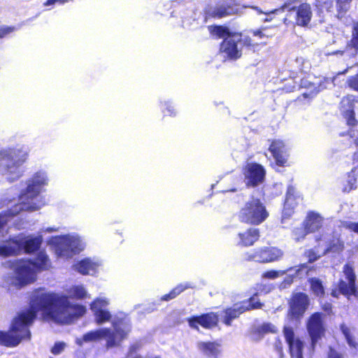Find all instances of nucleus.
<instances>
[{
  "label": "nucleus",
  "mask_w": 358,
  "mask_h": 358,
  "mask_svg": "<svg viewBox=\"0 0 358 358\" xmlns=\"http://www.w3.org/2000/svg\"><path fill=\"white\" fill-rule=\"evenodd\" d=\"M324 80L327 81V82L330 81V80L329 78H325Z\"/></svg>",
  "instance_id": "58"
},
{
  "label": "nucleus",
  "mask_w": 358,
  "mask_h": 358,
  "mask_svg": "<svg viewBox=\"0 0 358 358\" xmlns=\"http://www.w3.org/2000/svg\"><path fill=\"white\" fill-rule=\"evenodd\" d=\"M349 45L358 49V22L355 24L354 30L352 32V38L350 42Z\"/></svg>",
  "instance_id": "40"
},
{
  "label": "nucleus",
  "mask_w": 358,
  "mask_h": 358,
  "mask_svg": "<svg viewBox=\"0 0 358 358\" xmlns=\"http://www.w3.org/2000/svg\"><path fill=\"white\" fill-rule=\"evenodd\" d=\"M210 32L211 34L217 36L218 37H227L228 36H231L228 29L226 27H209Z\"/></svg>",
  "instance_id": "35"
},
{
  "label": "nucleus",
  "mask_w": 358,
  "mask_h": 358,
  "mask_svg": "<svg viewBox=\"0 0 358 358\" xmlns=\"http://www.w3.org/2000/svg\"><path fill=\"white\" fill-rule=\"evenodd\" d=\"M243 43L245 45H248V46L253 45V44L252 43V40L249 37H245L243 39Z\"/></svg>",
  "instance_id": "51"
},
{
  "label": "nucleus",
  "mask_w": 358,
  "mask_h": 358,
  "mask_svg": "<svg viewBox=\"0 0 358 358\" xmlns=\"http://www.w3.org/2000/svg\"><path fill=\"white\" fill-rule=\"evenodd\" d=\"M49 243L55 247L57 255L69 258L73 253L78 252L85 248V243L77 235H66L52 237Z\"/></svg>",
  "instance_id": "6"
},
{
  "label": "nucleus",
  "mask_w": 358,
  "mask_h": 358,
  "mask_svg": "<svg viewBox=\"0 0 358 358\" xmlns=\"http://www.w3.org/2000/svg\"><path fill=\"white\" fill-rule=\"evenodd\" d=\"M329 358H342V356L333 349L329 350Z\"/></svg>",
  "instance_id": "48"
},
{
  "label": "nucleus",
  "mask_w": 358,
  "mask_h": 358,
  "mask_svg": "<svg viewBox=\"0 0 358 358\" xmlns=\"http://www.w3.org/2000/svg\"><path fill=\"white\" fill-rule=\"evenodd\" d=\"M322 220L318 213L311 212L308 214L304 224L310 233L314 232L322 227Z\"/></svg>",
  "instance_id": "24"
},
{
  "label": "nucleus",
  "mask_w": 358,
  "mask_h": 358,
  "mask_svg": "<svg viewBox=\"0 0 358 358\" xmlns=\"http://www.w3.org/2000/svg\"><path fill=\"white\" fill-rule=\"evenodd\" d=\"M331 295L334 297H338V294H337V291L336 290H333L331 292Z\"/></svg>",
  "instance_id": "53"
},
{
  "label": "nucleus",
  "mask_w": 358,
  "mask_h": 358,
  "mask_svg": "<svg viewBox=\"0 0 358 358\" xmlns=\"http://www.w3.org/2000/svg\"><path fill=\"white\" fill-rule=\"evenodd\" d=\"M341 227L354 231L358 234V222L343 221L341 222Z\"/></svg>",
  "instance_id": "39"
},
{
  "label": "nucleus",
  "mask_w": 358,
  "mask_h": 358,
  "mask_svg": "<svg viewBox=\"0 0 358 358\" xmlns=\"http://www.w3.org/2000/svg\"><path fill=\"white\" fill-rule=\"evenodd\" d=\"M308 233L310 232L308 231V229H306L305 224L304 226L295 228L293 231V235L296 241H300L303 239Z\"/></svg>",
  "instance_id": "36"
},
{
  "label": "nucleus",
  "mask_w": 358,
  "mask_h": 358,
  "mask_svg": "<svg viewBox=\"0 0 358 358\" xmlns=\"http://www.w3.org/2000/svg\"><path fill=\"white\" fill-rule=\"evenodd\" d=\"M14 27H0V38H3L7 34L13 32L14 31Z\"/></svg>",
  "instance_id": "46"
},
{
  "label": "nucleus",
  "mask_w": 358,
  "mask_h": 358,
  "mask_svg": "<svg viewBox=\"0 0 358 358\" xmlns=\"http://www.w3.org/2000/svg\"><path fill=\"white\" fill-rule=\"evenodd\" d=\"M187 286H183L182 285L177 286L171 292L168 294H165L162 296V299L164 301H169L175 298L177 295H178L180 292L185 290Z\"/></svg>",
  "instance_id": "37"
},
{
  "label": "nucleus",
  "mask_w": 358,
  "mask_h": 358,
  "mask_svg": "<svg viewBox=\"0 0 358 358\" xmlns=\"http://www.w3.org/2000/svg\"><path fill=\"white\" fill-rule=\"evenodd\" d=\"M28 156L24 148L14 150H3L0 152V166H4L7 178L14 180L21 175L20 166L25 162Z\"/></svg>",
  "instance_id": "5"
},
{
  "label": "nucleus",
  "mask_w": 358,
  "mask_h": 358,
  "mask_svg": "<svg viewBox=\"0 0 358 358\" xmlns=\"http://www.w3.org/2000/svg\"><path fill=\"white\" fill-rule=\"evenodd\" d=\"M343 54V51H336V52H334L332 53H326V55H342Z\"/></svg>",
  "instance_id": "52"
},
{
  "label": "nucleus",
  "mask_w": 358,
  "mask_h": 358,
  "mask_svg": "<svg viewBox=\"0 0 358 358\" xmlns=\"http://www.w3.org/2000/svg\"><path fill=\"white\" fill-rule=\"evenodd\" d=\"M304 271V273L306 275H308V270H307V266L305 264H301L300 266H299L297 268H295V274L296 275L299 276L301 275V273Z\"/></svg>",
  "instance_id": "47"
},
{
  "label": "nucleus",
  "mask_w": 358,
  "mask_h": 358,
  "mask_svg": "<svg viewBox=\"0 0 358 358\" xmlns=\"http://www.w3.org/2000/svg\"><path fill=\"white\" fill-rule=\"evenodd\" d=\"M310 290L314 295L321 298L324 295V288L322 281L316 278H313L309 280Z\"/></svg>",
  "instance_id": "29"
},
{
  "label": "nucleus",
  "mask_w": 358,
  "mask_h": 358,
  "mask_svg": "<svg viewBox=\"0 0 358 358\" xmlns=\"http://www.w3.org/2000/svg\"><path fill=\"white\" fill-rule=\"evenodd\" d=\"M353 102V95H348L344 96L341 101V110L346 119L348 124L350 126L355 125L357 122L355 117Z\"/></svg>",
  "instance_id": "19"
},
{
  "label": "nucleus",
  "mask_w": 358,
  "mask_h": 358,
  "mask_svg": "<svg viewBox=\"0 0 358 358\" xmlns=\"http://www.w3.org/2000/svg\"><path fill=\"white\" fill-rule=\"evenodd\" d=\"M283 334L289 345L291 358H304V343L295 336L293 329L285 326L283 329Z\"/></svg>",
  "instance_id": "14"
},
{
  "label": "nucleus",
  "mask_w": 358,
  "mask_h": 358,
  "mask_svg": "<svg viewBox=\"0 0 358 358\" xmlns=\"http://www.w3.org/2000/svg\"><path fill=\"white\" fill-rule=\"evenodd\" d=\"M101 266L98 260L85 258L78 262L74 266L75 269L83 275H94Z\"/></svg>",
  "instance_id": "21"
},
{
  "label": "nucleus",
  "mask_w": 358,
  "mask_h": 358,
  "mask_svg": "<svg viewBox=\"0 0 358 358\" xmlns=\"http://www.w3.org/2000/svg\"><path fill=\"white\" fill-rule=\"evenodd\" d=\"M354 102H358V96H354Z\"/></svg>",
  "instance_id": "56"
},
{
  "label": "nucleus",
  "mask_w": 358,
  "mask_h": 358,
  "mask_svg": "<svg viewBox=\"0 0 358 358\" xmlns=\"http://www.w3.org/2000/svg\"><path fill=\"white\" fill-rule=\"evenodd\" d=\"M269 150L278 165H285L287 160L288 153L287 148L282 141L280 140L273 141L269 147Z\"/></svg>",
  "instance_id": "18"
},
{
  "label": "nucleus",
  "mask_w": 358,
  "mask_h": 358,
  "mask_svg": "<svg viewBox=\"0 0 358 358\" xmlns=\"http://www.w3.org/2000/svg\"><path fill=\"white\" fill-rule=\"evenodd\" d=\"M356 182L357 177L355 174V171L352 170V173L348 176V178L343 184V191L345 192H349L352 189H355Z\"/></svg>",
  "instance_id": "33"
},
{
  "label": "nucleus",
  "mask_w": 358,
  "mask_h": 358,
  "mask_svg": "<svg viewBox=\"0 0 358 358\" xmlns=\"http://www.w3.org/2000/svg\"><path fill=\"white\" fill-rule=\"evenodd\" d=\"M234 10L231 7H225L224 6H217L215 8L213 15L215 17L221 18L234 13Z\"/></svg>",
  "instance_id": "34"
},
{
  "label": "nucleus",
  "mask_w": 358,
  "mask_h": 358,
  "mask_svg": "<svg viewBox=\"0 0 358 358\" xmlns=\"http://www.w3.org/2000/svg\"><path fill=\"white\" fill-rule=\"evenodd\" d=\"M41 243V236L18 238L0 247V256L7 257L20 253L23 249L27 252L36 250Z\"/></svg>",
  "instance_id": "8"
},
{
  "label": "nucleus",
  "mask_w": 358,
  "mask_h": 358,
  "mask_svg": "<svg viewBox=\"0 0 358 358\" xmlns=\"http://www.w3.org/2000/svg\"><path fill=\"white\" fill-rule=\"evenodd\" d=\"M168 110H169V112H170V115H171L173 114V113L171 112V109L168 108Z\"/></svg>",
  "instance_id": "57"
},
{
  "label": "nucleus",
  "mask_w": 358,
  "mask_h": 358,
  "mask_svg": "<svg viewBox=\"0 0 358 358\" xmlns=\"http://www.w3.org/2000/svg\"><path fill=\"white\" fill-rule=\"evenodd\" d=\"M340 329L349 346L356 348L358 345V342L354 335V329L345 324H341Z\"/></svg>",
  "instance_id": "26"
},
{
  "label": "nucleus",
  "mask_w": 358,
  "mask_h": 358,
  "mask_svg": "<svg viewBox=\"0 0 358 358\" xmlns=\"http://www.w3.org/2000/svg\"><path fill=\"white\" fill-rule=\"evenodd\" d=\"M348 85L352 90L358 92V74L350 76L347 80Z\"/></svg>",
  "instance_id": "41"
},
{
  "label": "nucleus",
  "mask_w": 358,
  "mask_h": 358,
  "mask_svg": "<svg viewBox=\"0 0 358 358\" xmlns=\"http://www.w3.org/2000/svg\"><path fill=\"white\" fill-rule=\"evenodd\" d=\"M339 292L343 295L356 294V287L355 282H349L347 284L345 281L341 280L338 284Z\"/></svg>",
  "instance_id": "31"
},
{
  "label": "nucleus",
  "mask_w": 358,
  "mask_h": 358,
  "mask_svg": "<svg viewBox=\"0 0 358 358\" xmlns=\"http://www.w3.org/2000/svg\"><path fill=\"white\" fill-rule=\"evenodd\" d=\"M348 71V69L345 70L342 73L344 74Z\"/></svg>",
  "instance_id": "59"
},
{
  "label": "nucleus",
  "mask_w": 358,
  "mask_h": 358,
  "mask_svg": "<svg viewBox=\"0 0 358 358\" xmlns=\"http://www.w3.org/2000/svg\"><path fill=\"white\" fill-rule=\"evenodd\" d=\"M277 331V328L271 323H264L258 327L252 334L251 338L253 341H259L261 339L264 334L275 333Z\"/></svg>",
  "instance_id": "25"
},
{
  "label": "nucleus",
  "mask_w": 358,
  "mask_h": 358,
  "mask_svg": "<svg viewBox=\"0 0 358 358\" xmlns=\"http://www.w3.org/2000/svg\"><path fill=\"white\" fill-rule=\"evenodd\" d=\"M343 271L345 275V278L348 280L349 282H355L356 276L352 266H350L349 264H345L343 267Z\"/></svg>",
  "instance_id": "38"
},
{
  "label": "nucleus",
  "mask_w": 358,
  "mask_h": 358,
  "mask_svg": "<svg viewBox=\"0 0 358 358\" xmlns=\"http://www.w3.org/2000/svg\"><path fill=\"white\" fill-rule=\"evenodd\" d=\"M293 270L292 268H289L287 270H269L264 272L262 277V278L275 280L282 275H285L288 271Z\"/></svg>",
  "instance_id": "32"
},
{
  "label": "nucleus",
  "mask_w": 358,
  "mask_h": 358,
  "mask_svg": "<svg viewBox=\"0 0 358 358\" xmlns=\"http://www.w3.org/2000/svg\"><path fill=\"white\" fill-rule=\"evenodd\" d=\"M252 8L255 9V10H257L259 14L264 13V15H266V17L263 20L264 22H270V21H271L272 20V17H271V15L274 14L275 13H276L277 10H278L275 9V10H271V11H268V12H263L258 7H252Z\"/></svg>",
  "instance_id": "42"
},
{
  "label": "nucleus",
  "mask_w": 358,
  "mask_h": 358,
  "mask_svg": "<svg viewBox=\"0 0 358 358\" xmlns=\"http://www.w3.org/2000/svg\"><path fill=\"white\" fill-rule=\"evenodd\" d=\"M262 303L256 296H254L250 299L248 301H243L240 303H236L232 308L227 309L223 312V322L227 325L231 324V321L245 310H248L254 308H261Z\"/></svg>",
  "instance_id": "10"
},
{
  "label": "nucleus",
  "mask_w": 358,
  "mask_h": 358,
  "mask_svg": "<svg viewBox=\"0 0 358 358\" xmlns=\"http://www.w3.org/2000/svg\"><path fill=\"white\" fill-rule=\"evenodd\" d=\"M187 321L190 327L199 330V324L207 329L215 327L218 317L215 313H210L198 317H189Z\"/></svg>",
  "instance_id": "17"
},
{
  "label": "nucleus",
  "mask_w": 358,
  "mask_h": 358,
  "mask_svg": "<svg viewBox=\"0 0 358 358\" xmlns=\"http://www.w3.org/2000/svg\"><path fill=\"white\" fill-rule=\"evenodd\" d=\"M55 229H54L53 228H48L45 229V231H48V232H51L52 231H55Z\"/></svg>",
  "instance_id": "54"
},
{
  "label": "nucleus",
  "mask_w": 358,
  "mask_h": 358,
  "mask_svg": "<svg viewBox=\"0 0 358 358\" xmlns=\"http://www.w3.org/2000/svg\"><path fill=\"white\" fill-rule=\"evenodd\" d=\"M275 349L279 352L280 358H282V344L281 341H278L275 343Z\"/></svg>",
  "instance_id": "49"
},
{
  "label": "nucleus",
  "mask_w": 358,
  "mask_h": 358,
  "mask_svg": "<svg viewBox=\"0 0 358 358\" xmlns=\"http://www.w3.org/2000/svg\"><path fill=\"white\" fill-rule=\"evenodd\" d=\"M198 348L208 356H215L219 352V345L211 342H199Z\"/></svg>",
  "instance_id": "27"
},
{
  "label": "nucleus",
  "mask_w": 358,
  "mask_h": 358,
  "mask_svg": "<svg viewBox=\"0 0 358 358\" xmlns=\"http://www.w3.org/2000/svg\"><path fill=\"white\" fill-rule=\"evenodd\" d=\"M265 31H266V28L265 27H262V28H261L259 29L252 31V33L254 36H258L260 38H263L264 37L268 38L269 36H271V35L267 34Z\"/></svg>",
  "instance_id": "43"
},
{
  "label": "nucleus",
  "mask_w": 358,
  "mask_h": 358,
  "mask_svg": "<svg viewBox=\"0 0 358 358\" xmlns=\"http://www.w3.org/2000/svg\"><path fill=\"white\" fill-rule=\"evenodd\" d=\"M322 308L329 313L331 311V304L329 303H322Z\"/></svg>",
  "instance_id": "50"
},
{
  "label": "nucleus",
  "mask_w": 358,
  "mask_h": 358,
  "mask_svg": "<svg viewBox=\"0 0 358 358\" xmlns=\"http://www.w3.org/2000/svg\"><path fill=\"white\" fill-rule=\"evenodd\" d=\"M284 252L274 246H263L255 248L246 254V259L256 262L266 264L280 261Z\"/></svg>",
  "instance_id": "9"
},
{
  "label": "nucleus",
  "mask_w": 358,
  "mask_h": 358,
  "mask_svg": "<svg viewBox=\"0 0 358 358\" xmlns=\"http://www.w3.org/2000/svg\"><path fill=\"white\" fill-rule=\"evenodd\" d=\"M268 216L265 206L257 199L246 202L238 213L239 220L251 224H259Z\"/></svg>",
  "instance_id": "7"
},
{
  "label": "nucleus",
  "mask_w": 358,
  "mask_h": 358,
  "mask_svg": "<svg viewBox=\"0 0 358 358\" xmlns=\"http://www.w3.org/2000/svg\"><path fill=\"white\" fill-rule=\"evenodd\" d=\"M238 237L239 238L238 245L246 247L251 246L259 240V231L256 228H249L238 233Z\"/></svg>",
  "instance_id": "22"
},
{
  "label": "nucleus",
  "mask_w": 358,
  "mask_h": 358,
  "mask_svg": "<svg viewBox=\"0 0 358 358\" xmlns=\"http://www.w3.org/2000/svg\"><path fill=\"white\" fill-rule=\"evenodd\" d=\"M357 65H358V63H357Z\"/></svg>",
  "instance_id": "60"
},
{
  "label": "nucleus",
  "mask_w": 358,
  "mask_h": 358,
  "mask_svg": "<svg viewBox=\"0 0 358 358\" xmlns=\"http://www.w3.org/2000/svg\"><path fill=\"white\" fill-rule=\"evenodd\" d=\"M309 299L304 293L296 294L292 299L290 306V314L293 317L298 318L301 316L308 308Z\"/></svg>",
  "instance_id": "16"
},
{
  "label": "nucleus",
  "mask_w": 358,
  "mask_h": 358,
  "mask_svg": "<svg viewBox=\"0 0 358 358\" xmlns=\"http://www.w3.org/2000/svg\"><path fill=\"white\" fill-rule=\"evenodd\" d=\"M294 193L295 189L292 187H289L287 189V197L285 202V206H284V214L287 215H290L292 213V210L294 208L296 203L294 202L295 197H294Z\"/></svg>",
  "instance_id": "28"
},
{
  "label": "nucleus",
  "mask_w": 358,
  "mask_h": 358,
  "mask_svg": "<svg viewBox=\"0 0 358 358\" xmlns=\"http://www.w3.org/2000/svg\"><path fill=\"white\" fill-rule=\"evenodd\" d=\"M241 36L238 34L228 36L221 44L220 51L224 57L236 59L241 56L240 48Z\"/></svg>",
  "instance_id": "13"
},
{
  "label": "nucleus",
  "mask_w": 358,
  "mask_h": 358,
  "mask_svg": "<svg viewBox=\"0 0 358 358\" xmlns=\"http://www.w3.org/2000/svg\"><path fill=\"white\" fill-rule=\"evenodd\" d=\"M68 295L62 293L37 292L31 300V308L43 318L59 324H69L75 317L85 314L86 308L69 299H90V294L83 285H74L66 289Z\"/></svg>",
  "instance_id": "1"
},
{
  "label": "nucleus",
  "mask_w": 358,
  "mask_h": 358,
  "mask_svg": "<svg viewBox=\"0 0 358 358\" xmlns=\"http://www.w3.org/2000/svg\"><path fill=\"white\" fill-rule=\"evenodd\" d=\"M245 182L248 186H257L262 183L265 177V170L256 163L248 164L244 169Z\"/></svg>",
  "instance_id": "15"
},
{
  "label": "nucleus",
  "mask_w": 358,
  "mask_h": 358,
  "mask_svg": "<svg viewBox=\"0 0 358 358\" xmlns=\"http://www.w3.org/2000/svg\"><path fill=\"white\" fill-rule=\"evenodd\" d=\"M113 328H100L85 334L82 338L77 339V343L82 345L83 342L91 343L106 340L107 348L117 347L125 339L130 331V324L125 320L120 322L113 321Z\"/></svg>",
  "instance_id": "3"
},
{
  "label": "nucleus",
  "mask_w": 358,
  "mask_h": 358,
  "mask_svg": "<svg viewBox=\"0 0 358 358\" xmlns=\"http://www.w3.org/2000/svg\"><path fill=\"white\" fill-rule=\"evenodd\" d=\"M65 348V343H56L55 345L52 347L51 352L54 355H59L60 354Z\"/></svg>",
  "instance_id": "44"
},
{
  "label": "nucleus",
  "mask_w": 358,
  "mask_h": 358,
  "mask_svg": "<svg viewBox=\"0 0 358 358\" xmlns=\"http://www.w3.org/2000/svg\"><path fill=\"white\" fill-rule=\"evenodd\" d=\"M285 282H287L288 284H290L292 282V280L290 278H289V279L285 280Z\"/></svg>",
  "instance_id": "55"
},
{
  "label": "nucleus",
  "mask_w": 358,
  "mask_h": 358,
  "mask_svg": "<svg viewBox=\"0 0 358 358\" xmlns=\"http://www.w3.org/2000/svg\"><path fill=\"white\" fill-rule=\"evenodd\" d=\"M13 270V276L7 280L8 284L16 287L23 286L36 280V273L40 270L50 267V260L45 252H41L35 262L20 259L15 262H8Z\"/></svg>",
  "instance_id": "2"
},
{
  "label": "nucleus",
  "mask_w": 358,
  "mask_h": 358,
  "mask_svg": "<svg viewBox=\"0 0 358 358\" xmlns=\"http://www.w3.org/2000/svg\"><path fill=\"white\" fill-rule=\"evenodd\" d=\"M350 136L352 138H355V143L357 146V150L354 155V160L356 161L357 163H358V131H351Z\"/></svg>",
  "instance_id": "45"
},
{
  "label": "nucleus",
  "mask_w": 358,
  "mask_h": 358,
  "mask_svg": "<svg viewBox=\"0 0 358 358\" xmlns=\"http://www.w3.org/2000/svg\"><path fill=\"white\" fill-rule=\"evenodd\" d=\"M327 237H324V240L322 241L324 242L321 247L322 249L321 250L318 248L317 249V251L315 252L313 250H308L306 252V255L309 259V262H313L316 261L317 259H319L322 255H324L327 251L332 250V251H338L343 248V245L339 243L338 245H331L330 243L327 242Z\"/></svg>",
  "instance_id": "20"
},
{
  "label": "nucleus",
  "mask_w": 358,
  "mask_h": 358,
  "mask_svg": "<svg viewBox=\"0 0 358 358\" xmlns=\"http://www.w3.org/2000/svg\"><path fill=\"white\" fill-rule=\"evenodd\" d=\"M37 313L31 308V310L20 313L13 319L10 330L8 332L0 331V345L5 346H16L22 339L29 338L30 333L27 329L32 322Z\"/></svg>",
  "instance_id": "4"
},
{
  "label": "nucleus",
  "mask_w": 358,
  "mask_h": 358,
  "mask_svg": "<svg viewBox=\"0 0 358 358\" xmlns=\"http://www.w3.org/2000/svg\"><path fill=\"white\" fill-rule=\"evenodd\" d=\"M306 328L311 340L312 348H314L325 333L323 315L320 313H313L307 321Z\"/></svg>",
  "instance_id": "11"
},
{
  "label": "nucleus",
  "mask_w": 358,
  "mask_h": 358,
  "mask_svg": "<svg viewBox=\"0 0 358 358\" xmlns=\"http://www.w3.org/2000/svg\"><path fill=\"white\" fill-rule=\"evenodd\" d=\"M141 348V345L138 343L133 344L130 347L129 353L126 358H160L159 356L152 355H146L145 356H143L141 354L138 353Z\"/></svg>",
  "instance_id": "30"
},
{
  "label": "nucleus",
  "mask_w": 358,
  "mask_h": 358,
  "mask_svg": "<svg viewBox=\"0 0 358 358\" xmlns=\"http://www.w3.org/2000/svg\"><path fill=\"white\" fill-rule=\"evenodd\" d=\"M109 303V299L103 296L97 297L91 303L90 309L97 324L100 325L110 320L112 315L106 309Z\"/></svg>",
  "instance_id": "12"
},
{
  "label": "nucleus",
  "mask_w": 358,
  "mask_h": 358,
  "mask_svg": "<svg viewBox=\"0 0 358 358\" xmlns=\"http://www.w3.org/2000/svg\"><path fill=\"white\" fill-rule=\"evenodd\" d=\"M312 18L311 7L308 3L301 4L296 10V22L299 26L306 27Z\"/></svg>",
  "instance_id": "23"
}]
</instances>
